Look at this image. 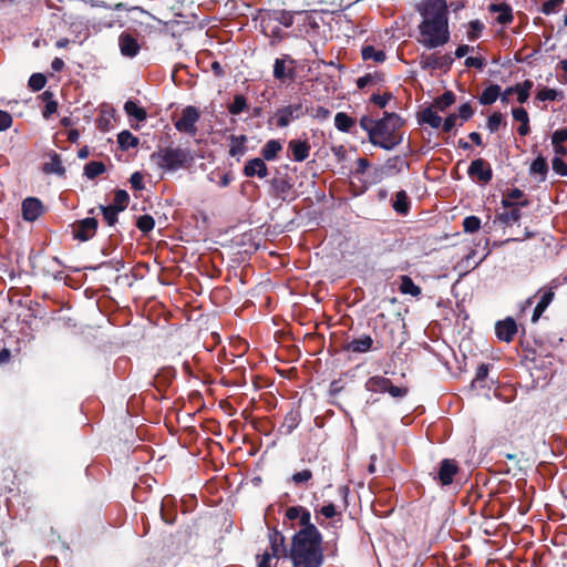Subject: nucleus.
I'll return each instance as SVG.
<instances>
[{
    "mask_svg": "<svg viewBox=\"0 0 567 567\" xmlns=\"http://www.w3.org/2000/svg\"><path fill=\"white\" fill-rule=\"evenodd\" d=\"M417 11L422 17L419 42L426 49L446 44L450 40L446 0H423Z\"/></svg>",
    "mask_w": 567,
    "mask_h": 567,
    "instance_id": "nucleus-1",
    "label": "nucleus"
},
{
    "mask_svg": "<svg viewBox=\"0 0 567 567\" xmlns=\"http://www.w3.org/2000/svg\"><path fill=\"white\" fill-rule=\"evenodd\" d=\"M322 536L316 526L300 528L292 537L288 557L293 567H320L323 561Z\"/></svg>",
    "mask_w": 567,
    "mask_h": 567,
    "instance_id": "nucleus-2",
    "label": "nucleus"
},
{
    "mask_svg": "<svg viewBox=\"0 0 567 567\" xmlns=\"http://www.w3.org/2000/svg\"><path fill=\"white\" fill-rule=\"evenodd\" d=\"M296 21H302V25L309 24L315 27L311 16L307 12H291L287 10H270L261 14L260 27L262 33L270 39L272 44L282 41L287 33L284 28H290Z\"/></svg>",
    "mask_w": 567,
    "mask_h": 567,
    "instance_id": "nucleus-3",
    "label": "nucleus"
},
{
    "mask_svg": "<svg viewBox=\"0 0 567 567\" xmlns=\"http://www.w3.org/2000/svg\"><path fill=\"white\" fill-rule=\"evenodd\" d=\"M403 121L395 113H384V116L377 121V130L372 133V144L384 150H392L402 142L400 128Z\"/></svg>",
    "mask_w": 567,
    "mask_h": 567,
    "instance_id": "nucleus-4",
    "label": "nucleus"
},
{
    "mask_svg": "<svg viewBox=\"0 0 567 567\" xmlns=\"http://www.w3.org/2000/svg\"><path fill=\"white\" fill-rule=\"evenodd\" d=\"M192 159L190 152L181 147H165L151 155L153 163L168 172H175L185 167Z\"/></svg>",
    "mask_w": 567,
    "mask_h": 567,
    "instance_id": "nucleus-5",
    "label": "nucleus"
},
{
    "mask_svg": "<svg viewBox=\"0 0 567 567\" xmlns=\"http://www.w3.org/2000/svg\"><path fill=\"white\" fill-rule=\"evenodd\" d=\"M287 557L285 536L278 530H272L269 533V547L257 556V567H276L280 558Z\"/></svg>",
    "mask_w": 567,
    "mask_h": 567,
    "instance_id": "nucleus-6",
    "label": "nucleus"
},
{
    "mask_svg": "<svg viewBox=\"0 0 567 567\" xmlns=\"http://www.w3.org/2000/svg\"><path fill=\"white\" fill-rule=\"evenodd\" d=\"M199 120V112L195 106H187L183 110L181 117L175 122L177 131L194 136L197 132L196 123Z\"/></svg>",
    "mask_w": 567,
    "mask_h": 567,
    "instance_id": "nucleus-7",
    "label": "nucleus"
},
{
    "mask_svg": "<svg viewBox=\"0 0 567 567\" xmlns=\"http://www.w3.org/2000/svg\"><path fill=\"white\" fill-rule=\"evenodd\" d=\"M97 229V220L94 217H86L72 225L73 238L86 241L94 237Z\"/></svg>",
    "mask_w": 567,
    "mask_h": 567,
    "instance_id": "nucleus-8",
    "label": "nucleus"
},
{
    "mask_svg": "<svg viewBox=\"0 0 567 567\" xmlns=\"http://www.w3.org/2000/svg\"><path fill=\"white\" fill-rule=\"evenodd\" d=\"M303 114L301 104H292L279 109L276 112L278 127H287L291 121L299 118Z\"/></svg>",
    "mask_w": 567,
    "mask_h": 567,
    "instance_id": "nucleus-9",
    "label": "nucleus"
},
{
    "mask_svg": "<svg viewBox=\"0 0 567 567\" xmlns=\"http://www.w3.org/2000/svg\"><path fill=\"white\" fill-rule=\"evenodd\" d=\"M118 48L120 52L123 56L133 59L135 58L141 50V45L136 38H134L131 33L122 32L118 35Z\"/></svg>",
    "mask_w": 567,
    "mask_h": 567,
    "instance_id": "nucleus-10",
    "label": "nucleus"
},
{
    "mask_svg": "<svg viewBox=\"0 0 567 567\" xmlns=\"http://www.w3.org/2000/svg\"><path fill=\"white\" fill-rule=\"evenodd\" d=\"M22 217L27 221L37 220L43 213V205L39 198L28 197L21 205Z\"/></svg>",
    "mask_w": 567,
    "mask_h": 567,
    "instance_id": "nucleus-11",
    "label": "nucleus"
},
{
    "mask_svg": "<svg viewBox=\"0 0 567 567\" xmlns=\"http://www.w3.org/2000/svg\"><path fill=\"white\" fill-rule=\"evenodd\" d=\"M537 296H539V300L534 309L532 321L536 322L542 317L547 307L551 303L555 297L554 288L544 287L537 291Z\"/></svg>",
    "mask_w": 567,
    "mask_h": 567,
    "instance_id": "nucleus-12",
    "label": "nucleus"
},
{
    "mask_svg": "<svg viewBox=\"0 0 567 567\" xmlns=\"http://www.w3.org/2000/svg\"><path fill=\"white\" fill-rule=\"evenodd\" d=\"M517 332V326L513 318L507 317L495 324L496 337L504 342H511Z\"/></svg>",
    "mask_w": 567,
    "mask_h": 567,
    "instance_id": "nucleus-13",
    "label": "nucleus"
},
{
    "mask_svg": "<svg viewBox=\"0 0 567 567\" xmlns=\"http://www.w3.org/2000/svg\"><path fill=\"white\" fill-rule=\"evenodd\" d=\"M467 173L471 177H476L482 183H488L493 176L489 165L482 158L474 159Z\"/></svg>",
    "mask_w": 567,
    "mask_h": 567,
    "instance_id": "nucleus-14",
    "label": "nucleus"
},
{
    "mask_svg": "<svg viewBox=\"0 0 567 567\" xmlns=\"http://www.w3.org/2000/svg\"><path fill=\"white\" fill-rule=\"evenodd\" d=\"M266 159L255 157L249 159L243 169V173L246 177L257 176L259 178H265L268 175V167L265 163Z\"/></svg>",
    "mask_w": 567,
    "mask_h": 567,
    "instance_id": "nucleus-15",
    "label": "nucleus"
},
{
    "mask_svg": "<svg viewBox=\"0 0 567 567\" xmlns=\"http://www.w3.org/2000/svg\"><path fill=\"white\" fill-rule=\"evenodd\" d=\"M310 144L307 140H291L288 143V150L296 162H303L310 155Z\"/></svg>",
    "mask_w": 567,
    "mask_h": 567,
    "instance_id": "nucleus-16",
    "label": "nucleus"
},
{
    "mask_svg": "<svg viewBox=\"0 0 567 567\" xmlns=\"http://www.w3.org/2000/svg\"><path fill=\"white\" fill-rule=\"evenodd\" d=\"M458 472V466L455 461L444 458L441 462L439 470V480L442 485H450L453 482L454 475Z\"/></svg>",
    "mask_w": 567,
    "mask_h": 567,
    "instance_id": "nucleus-17",
    "label": "nucleus"
},
{
    "mask_svg": "<svg viewBox=\"0 0 567 567\" xmlns=\"http://www.w3.org/2000/svg\"><path fill=\"white\" fill-rule=\"evenodd\" d=\"M286 517L289 520H299L300 528H307L308 526H315L311 524L310 512L302 506H291L286 511Z\"/></svg>",
    "mask_w": 567,
    "mask_h": 567,
    "instance_id": "nucleus-18",
    "label": "nucleus"
},
{
    "mask_svg": "<svg viewBox=\"0 0 567 567\" xmlns=\"http://www.w3.org/2000/svg\"><path fill=\"white\" fill-rule=\"evenodd\" d=\"M567 141V128H559L551 134V145L555 156H565L567 148L564 146V142Z\"/></svg>",
    "mask_w": 567,
    "mask_h": 567,
    "instance_id": "nucleus-19",
    "label": "nucleus"
},
{
    "mask_svg": "<svg viewBox=\"0 0 567 567\" xmlns=\"http://www.w3.org/2000/svg\"><path fill=\"white\" fill-rule=\"evenodd\" d=\"M282 151V144L278 140H269L260 151L264 159L271 162L278 157V154Z\"/></svg>",
    "mask_w": 567,
    "mask_h": 567,
    "instance_id": "nucleus-20",
    "label": "nucleus"
},
{
    "mask_svg": "<svg viewBox=\"0 0 567 567\" xmlns=\"http://www.w3.org/2000/svg\"><path fill=\"white\" fill-rule=\"evenodd\" d=\"M389 382L390 379L381 375L371 377L365 382V389L373 393H386Z\"/></svg>",
    "mask_w": 567,
    "mask_h": 567,
    "instance_id": "nucleus-21",
    "label": "nucleus"
},
{
    "mask_svg": "<svg viewBox=\"0 0 567 567\" xmlns=\"http://www.w3.org/2000/svg\"><path fill=\"white\" fill-rule=\"evenodd\" d=\"M489 11L498 12V16H497L496 20L501 24H507V23L512 22V20H513L512 9H511L509 6H507L505 3L491 4L489 6Z\"/></svg>",
    "mask_w": 567,
    "mask_h": 567,
    "instance_id": "nucleus-22",
    "label": "nucleus"
},
{
    "mask_svg": "<svg viewBox=\"0 0 567 567\" xmlns=\"http://www.w3.org/2000/svg\"><path fill=\"white\" fill-rule=\"evenodd\" d=\"M373 340L370 336H362L358 339H353L349 344L348 349L352 352L364 353L372 348Z\"/></svg>",
    "mask_w": 567,
    "mask_h": 567,
    "instance_id": "nucleus-23",
    "label": "nucleus"
},
{
    "mask_svg": "<svg viewBox=\"0 0 567 567\" xmlns=\"http://www.w3.org/2000/svg\"><path fill=\"white\" fill-rule=\"evenodd\" d=\"M361 55L364 61H373L375 63H382L385 60V53L383 50L375 49L373 45H364L361 49Z\"/></svg>",
    "mask_w": 567,
    "mask_h": 567,
    "instance_id": "nucleus-24",
    "label": "nucleus"
},
{
    "mask_svg": "<svg viewBox=\"0 0 567 567\" xmlns=\"http://www.w3.org/2000/svg\"><path fill=\"white\" fill-rule=\"evenodd\" d=\"M501 95V86L497 84H491L482 92L480 96V103L483 105L493 104Z\"/></svg>",
    "mask_w": 567,
    "mask_h": 567,
    "instance_id": "nucleus-25",
    "label": "nucleus"
},
{
    "mask_svg": "<svg viewBox=\"0 0 567 567\" xmlns=\"http://www.w3.org/2000/svg\"><path fill=\"white\" fill-rule=\"evenodd\" d=\"M400 280L401 284L399 290L401 293L410 295L412 297H419L421 295V288L416 286L409 276L403 275Z\"/></svg>",
    "mask_w": 567,
    "mask_h": 567,
    "instance_id": "nucleus-26",
    "label": "nucleus"
},
{
    "mask_svg": "<svg viewBox=\"0 0 567 567\" xmlns=\"http://www.w3.org/2000/svg\"><path fill=\"white\" fill-rule=\"evenodd\" d=\"M246 142H247L246 135H239V136L233 135L230 137L229 155L233 157L244 155L246 152V146H245Z\"/></svg>",
    "mask_w": 567,
    "mask_h": 567,
    "instance_id": "nucleus-27",
    "label": "nucleus"
},
{
    "mask_svg": "<svg viewBox=\"0 0 567 567\" xmlns=\"http://www.w3.org/2000/svg\"><path fill=\"white\" fill-rule=\"evenodd\" d=\"M420 121L429 124L433 128H439L442 125V117L432 107L422 111Z\"/></svg>",
    "mask_w": 567,
    "mask_h": 567,
    "instance_id": "nucleus-28",
    "label": "nucleus"
},
{
    "mask_svg": "<svg viewBox=\"0 0 567 567\" xmlns=\"http://www.w3.org/2000/svg\"><path fill=\"white\" fill-rule=\"evenodd\" d=\"M124 110L128 116L134 117L138 122H143L147 117L146 111L134 101H127L124 104Z\"/></svg>",
    "mask_w": 567,
    "mask_h": 567,
    "instance_id": "nucleus-29",
    "label": "nucleus"
},
{
    "mask_svg": "<svg viewBox=\"0 0 567 567\" xmlns=\"http://www.w3.org/2000/svg\"><path fill=\"white\" fill-rule=\"evenodd\" d=\"M334 125L340 132H350L354 125V120L344 112H339L334 116Z\"/></svg>",
    "mask_w": 567,
    "mask_h": 567,
    "instance_id": "nucleus-30",
    "label": "nucleus"
},
{
    "mask_svg": "<svg viewBox=\"0 0 567 567\" xmlns=\"http://www.w3.org/2000/svg\"><path fill=\"white\" fill-rule=\"evenodd\" d=\"M117 143L122 150H128L138 145V138L130 131H122L117 135Z\"/></svg>",
    "mask_w": 567,
    "mask_h": 567,
    "instance_id": "nucleus-31",
    "label": "nucleus"
},
{
    "mask_svg": "<svg viewBox=\"0 0 567 567\" xmlns=\"http://www.w3.org/2000/svg\"><path fill=\"white\" fill-rule=\"evenodd\" d=\"M410 208L408 195L404 190H400L395 194L393 202V209L399 214H406Z\"/></svg>",
    "mask_w": 567,
    "mask_h": 567,
    "instance_id": "nucleus-32",
    "label": "nucleus"
},
{
    "mask_svg": "<svg viewBox=\"0 0 567 567\" xmlns=\"http://www.w3.org/2000/svg\"><path fill=\"white\" fill-rule=\"evenodd\" d=\"M508 210L498 215V220L506 225H512L520 218V209L517 206L511 205Z\"/></svg>",
    "mask_w": 567,
    "mask_h": 567,
    "instance_id": "nucleus-33",
    "label": "nucleus"
},
{
    "mask_svg": "<svg viewBox=\"0 0 567 567\" xmlns=\"http://www.w3.org/2000/svg\"><path fill=\"white\" fill-rule=\"evenodd\" d=\"M130 202V196L126 190L118 189L114 194L113 203L110 205L113 208H116L118 212L124 210Z\"/></svg>",
    "mask_w": 567,
    "mask_h": 567,
    "instance_id": "nucleus-34",
    "label": "nucleus"
},
{
    "mask_svg": "<svg viewBox=\"0 0 567 567\" xmlns=\"http://www.w3.org/2000/svg\"><path fill=\"white\" fill-rule=\"evenodd\" d=\"M548 173V165L544 157L538 156L530 165V174L540 175L542 179H545Z\"/></svg>",
    "mask_w": 567,
    "mask_h": 567,
    "instance_id": "nucleus-35",
    "label": "nucleus"
},
{
    "mask_svg": "<svg viewBox=\"0 0 567 567\" xmlns=\"http://www.w3.org/2000/svg\"><path fill=\"white\" fill-rule=\"evenodd\" d=\"M476 251L475 250H471L460 262H458V268L467 271L470 269H474L476 268L483 260V258L481 259H476Z\"/></svg>",
    "mask_w": 567,
    "mask_h": 567,
    "instance_id": "nucleus-36",
    "label": "nucleus"
},
{
    "mask_svg": "<svg viewBox=\"0 0 567 567\" xmlns=\"http://www.w3.org/2000/svg\"><path fill=\"white\" fill-rule=\"evenodd\" d=\"M42 99L45 101V106L42 114L44 118H49L56 112L58 103L53 100V94L49 91L43 92Z\"/></svg>",
    "mask_w": 567,
    "mask_h": 567,
    "instance_id": "nucleus-37",
    "label": "nucleus"
},
{
    "mask_svg": "<svg viewBox=\"0 0 567 567\" xmlns=\"http://www.w3.org/2000/svg\"><path fill=\"white\" fill-rule=\"evenodd\" d=\"M105 172V165L102 162H90L84 166V174L92 179Z\"/></svg>",
    "mask_w": 567,
    "mask_h": 567,
    "instance_id": "nucleus-38",
    "label": "nucleus"
},
{
    "mask_svg": "<svg viewBox=\"0 0 567 567\" xmlns=\"http://www.w3.org/2000/svg\"><path fill=\"white\" fill-rule=\"evenodd\" d=\"M484 29V24L480 20H473L468 23L467 29V39L470 41H474L481 37V33Z\"/></svg>",
    "mask_w": 567,
    "mask_h": 567,
    "instance_id": "nucleus-39",
    "label": "nucleus"
},
{
    "mask_svg": "<svg viewBox=\"0 0 567 567\" xmlns=\"http://www.w3.org/2000/svg\"><path fill=\"white\" fill-rule=\"evenodd\" d=\"M563 96V92L556 90V89H542L538 91L536 97L539 101H555L558 97Z\"/></svg>",
    "mask_w": 567,
    "mask_h": 567,
    "instance_id": "nucleus-40",
    "label": "nucleus"
},
{
    "mask_svg": "<svg viewBox=\"0 0 567 567\" xmlns=\"http://www.w3.org/2000/svg\"><path fill=\"white\" fill-rule=\"evenodd\" d=\"M136 226L142 233L147 234L153 230L155 220L151 215H143L138 217Z\"/></svg>",
    "mask_w": 567,
    "mask_h": 567,
    "instance_id": "nucleus-41",
    "label": "nucleus"
},
{
    "mask_svg": "<svg viewBox=\"0 0 567 567\" xmlns=\"http://www.w3.org/2000/svg\"><path fill=\"white\" fill-rule=\"evenodd\" d=\"M247 107V101L243 95H236L234 102L228 106V111L233 115L240 114Z\"/></svg>",
    "mask_w": 567,
    "mask_h": 567,
    "instance_id": "nucleus-42",
    "label": "nucleus"
},
{
    "mask_svg": "<svg viewBox=\"0 0 567 567\" xmlns=\"http://www.w3.org/2000/svg\"><path fill=\"white\" fill-rule=\"evenodd\" d=\"M454 94L452 92H445L439 99H436L434 106L440 111H444L454 103Z\"/></svg>",
    "mask_w": 567,
    "mask_h": 567,
    "instance_id": "nucleus-43",
    "label": "nucleus"
},
{
    "mask_svg": "<svg viewBox=\"0 0 567 567\" xmlns=\"http://www.w3.org/2000/svg\"><path fill=\"white\" fill-rule=\"evenodd\" d=\"M102 213H103V217L105 219V221L107 223L109 226H113L116 224L117 221V215H118V210L116 208H113L111 206H100Z\"/></svg>",
    "mask_w": 567,
    "mask_h": 567,
    "instance_id": "nucleus-44",
    "label": "nucleus"
},
{
    "mask_svg": "<svg viewBox=\"0 0 567 567\" xmlns=\"http://www.w3.org/2000/svg\"><path fill=\"white\" fill-rule=\"evenodd\" d=\"M47 83V79L43 74L41 73H34L30 76L29 79V86L33 90V91H40L44 87Z\"/></svg>",
    "mask_w": 567,
    "mask_h": 567,
    "instance_id": "nucleus-45",
    "label": "nucleus"
},
{
    "mask_svg": "<svg viewBox=\"0 0 567 567\" xmlns=\"http://www.w3.org/2000/svg\"><path fill=\"white\" fill-rule=\"evenodd\" d=\"M564 3V0H545L542 3V12L546 16L555 13Z\"/></svg>",
    "mask_w": 567,
    "mask_h": 567,
    "instance_id": "nucleus-46",
    "label": "nucleus"
},
{
    "mask_svg": "<svg viewBox=\"0 0 567 567\" xmlns=\"http://www.w3.org/2000/svg\"><path fill=\"white\" fill-rule=\"evenodd\" d=\"M481 227V220L476 216H468L463 220V228L466 233L477 231Z\"/></svg>",
    "mask_w": 567,
    "mask_h": 567,
    "instance_id": "nucleus-47",
    "label": "nucleus"
},
{
    "mask_svg": "<svg viewBox=\"0 0 567 567\" xmlns=\"http://www.w3.org/2000/svg\"><path fill=\"white\" fill-rule=\"evenodd\" d=\"M360 126L369 134V140L372 142V133L377 130V121L369 116H363L360 120Z\"/></svg>",
    "mask_w": 567,
    "mask_h": 567,
    "instance_id": "nucleus-48",
    "label": "nucleus"
},
{
    "mask_svg": "<svg viewBox=\"0 0 567 567\" xmlns=\"http://www.w3.org/2000/svg\"><path fill=\"white\" fill-rule=\"evenodd\" d=\"M503 122V115L499 112H494L487 120V128L494 133L497 132Z\"/></svg>",
    "mask_w": 567,
    "mask_h": 567,
    "instance_id": "nucleus-49",
    "label": "nucleus"
},
{
    "mask_svg": "<svg viewBox=\"0 0 567 567\" xmlns=\"http://www.w3.org/2000/svg\"><path fill=\"white\" fill-rule=\"evenodd\" d=\"M312 478V472L310 470H302L300 472L295 473L291 476V482L296 485H300L307 483Z\"/></svg>",
    "mask_w": 567,
    "mask_h": 567,
    "instance_id": "nucleus-50",
    "label": "nucleus"
},
{
    "mask_svg": "<svg viewBox=\"0 0 567 567\" xmlns=\"http://www.w3.org/2000/svg\"><path fill=\"white\" fill-rule=\"evenodd\" d=\"M45 172L60 175L64 174V167L62 166V163L56 154L52 157L51 163L45 166Z\"/></svg>",
    "mask_w": 567,
    "mask_h": 567,
    "instance_id": "nucleus-51",
    "label": "nucleus"
},
{
    "mask_svg": "<svg viewBox=\"0 0 567 567\" xmlns=\"http://www.w3.org/2000/svg\"><path fill=\"white\" fill-rule=\"evenodd\" d=\"M563 156H555L551 166L555 173L560 176H567V164L561 159Z\"/></svg>",
    "mask_w": 567,
    "mask_h": 567,
    "instance_id": "nucleus-52",
    "label": "nucleus"
},
{
    "mask_svg": "<svg viewBox=\"0 0 567 567\" xmlns=\"http://www.w3.org/2000/svg\"><path fill=\"white\" fill-rule=\"evenodd\" d=\"M274 76L277 80H284L287 76L286 63L281 59H276L274 64Z\"/></svg>",
    "mask_w": 567,
    "mask_h": 567,
    "instance_id": "nucleus-53",
    "label": "nucleus"
},
{
    "mask_svg": "<svg viewBox=\"0 0 567 567\" xmlns=\"http://www.w3.org/2000/svg\"><path fill=\"white\" fill-rule=\"evenodd\" d=\"M513 118L520 124H526V122H529L528 113L523 107H515L512 110Z\"/></svg>",
    "mask_w": 567,
    "mask_h": 567,
    "instance_id": "nucleus-54",
    "label": "nucleus"
},
{
    "mask_svg": "<svg viewBox=\"0 0 567 567\" xmlns=\"http://www.w3.org/2000/svg\"><path fill=\"white\" fill-rule=\"evenodd\" d=\"M485 65V60L481 56H468L465 60V66L482 70Z\"/></svg>",
    "mask_w": 567,
    "mask_h": 567,
    "instance_id": "nucleus-55",
    "label": "nucleus"
},
{
    "mask_svg": "<svg viewBox=\"0 0 567 567\" xmlns=\"http://www.w3.org/2000/svg\"><path fill=\"white\" fill-rule=\"evenodd\" d=\"M506 93H516L517 94V101L519 103H525L528 97H529V93H527L525 90H522L520 87H517V86H509L506 89Z\"/></svg>",
    "mask_w": 567,
    "mask_h": 567,
    "instance_id": "nucleus-56",
    "label": "nucleus"
},
{
    "mask_svg": "<svg viewBox=\"0 0 567 567\" xmlns=\"http://www.w3.org/2000/svg\"><path fill=\"white\" fill-rule=\"evenodd\" d=\"M311 115L320 121L327 120L330 116V111L323 106H316L311 109Z\"/></svg>",
    "mask_w": 567,
    "mask_h": 567,
    "instance_id": "nucleus-57",
    "label": "nucleus"
},
{
    "mask_svg": "<svg viewBox=\"0 0 567 567\" xmlns=\"http://www.w3.org/2000/svg\"><path fill=\"white\" fill-rule=\"evenodd\" d=\"M130 183L132 188L136 190H142L144 188L143 175L140 172H135L131 175Z\"/></svg>",
    "mask_w": 567,
    "mask_h": 567,
    "instance_id": "nucleus-58",
    "label": "nucleus"
},
{
    "mask_svg": "<svg viewBox=\"0 0 567 567\" xmlns=\"http://www.w3.org/2000/svg\"><path fill=\"white\" fill-rule=\"evenodd\" d=\"M391 97L392 95L390 93L373 94L371 101L380 107H385Z\"/></svg>",
    "mask_w": 567,
    "mask_h": 567,
    "instance_id": "nucleus-59",
    "label": "nucleus"
},
{
    "mask_svg": "<svg viewBox=\"0 0 567 567\" xmlns=\"http://www.w3.org/2000/svg\"><path fill=\"white\" fill-rule=\"evenodd\" d=\"M12 125V116L10 113L0 110V132L8 130Z\"/></svg>",
    "mask_w": 567,
    "mask_h": 567,
    "instance_id": "nucleus-60",
    "label": "nucleus"
},
{
    "mask_svg": "<svg viewBox=\"0 0 567 567\" xmlns=\"http://www.w3.org/2000/svg\"><path fill=\"white\" fill-rule=\"evenodd\" d=\"M272 186H274V189L276 190L277 195H284L290 188V185L285 179H275L272 182Z\"/></svg>",
    "mask_w": 567,
    "mask_h": 567,
    "instance_id": "nucleus-61",
    "label": "nucleus"
},
{
    "mask_svg": "<svg viewBox=\"0 0 567 567\" xmlns=\"http://www.w3.org/2000/svg\"><path fill=\"white\" fill-rule=\"evenodd\" d=\"M473 109L468 103H464L458 109L457 118L461 117L463 121H467L473 115Z\"/></svg>",
    "mask_w": 567,
    "mask_h": 567,
    "instance_id": "nucleus-62",
    "label": "nucleus"
},
{
    "mask_svg": "<svg viewBox=\"0 0 567 567\" xmlns=\"http://www.w3.org/2000/svg\"><path fill=\"white\" fill-rule=\"evenodd\" d=\"M386 393H389L392 398H403L408 393V390L404 388L395 386L390 381Z\"/></svg>",
    "mask_w": 567,
    "mask_h": 567,
    "instance_id": "nucleus-63",
    "label": "nucleus"
},
{
    "mask_svg": "<svg viewBox=\"0 0 567 567\" xmlns=\"http://www.w3.org/2000/svg\"><path fill=\"white\" fill-rule=\"evenodd\" d=\"M523 196V192L515 188L512 189L507 197L502 199V204L504 207H509L512 204V199H519Z\"/></svg>",
    "mask_w": 567,
    "mask_h": 567,
    "instance_id": "nucleus-64",
    "label": "nucleus"
}]
</instances>
